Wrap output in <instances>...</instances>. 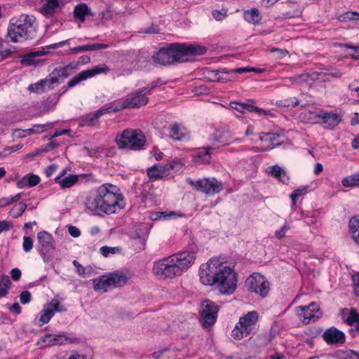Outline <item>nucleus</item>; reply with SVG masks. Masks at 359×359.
Here are the masks:
<instances>
[{
    "mask_svg": "<svg viewBox=\"0 0 359 359\" xmlns=\"http://www.w3.org/2000/svg\"><path fill=\"white\" fill-rule=\"evenodd\" d=\"M203 285L215 287L224 295L233 294L238 285V273L224 258L213 257L203 269Z\"/></svg>",
    "mask_w": 359,
    "mask_h": 359,
    "instance_id": "1",
    "label": "nucleus"
},
{
    "mask_svg": "<svg viewBox=\"0 0 359 359\" xmlns=\"http://www.w3.org/2000/svg\"><path fill=\"white\" fill-rule=\"evenodd\" d=\"M85 206L95 215L114 214L124 208L123 196L116 185L105 183L86 198Z\"/></svg>",
    "mask_w": 359,
    "mask_h": 359,
    "instance_id": "2",
    "label": "nucleus"
},
{
    "mask_svg": "<svg viewBox=\"0 0 359 359\" xmlns=\"http://www.w3.org/2000/svg\"><path fill=\"white\" fill-rule=\"evenodd\" d=\"M196 257L193 252H182L154 263L155 274L164 278H173L181 276L194 263Z\"/></svg>",
    "mask_w": 359,
    "mask_h": 359,
    "instance_id": "3",
    "label": "nucleus"
},
{
    "mask_svg": "<svg viewBox=\"0 0 359 359\" xmlns=\"http://www.w3.org/2000/svg\"><path fill=\"white\" fill-rule=\"evenodd\" d=\"M36 33V18L32 15L22 14L13 18L8 27L7 37L11 42L20 43L33 39Z\"/></svg>",
    "mask_w": 359,
    "mask_h": 359,
    "instance_id": "4",
    "label": "nucleus"
},
{
    "mask_svg": "<svg viewBox=\"0 0 359 359\" xmlns=\"http://www.w3.org/2000/svg\"><path fill=\"white\" fill-rule=\"evenodd\" d=\"M258 319L259 315L255 311H250L241 316L232 330L231 335L233 339L240 340L254 334L257 329Z\"/></svg>",
    "mask_w": 359,
    "mask_h": 359,
    "instance_id": "5",
    "label": "nucleus"
},
{
    "mask_svg": "<svg viewBox=\"0 0 359 359\" xmlns=\"http://www.w3.org/2000/svg\"><path fill=\"white\" fill-rule=\"evenodd\" d=\"M118 147L121 149L140 150L146 143V137L138 129H126L116 138Z\"/></svg>",
    "mask_w": 359,
    "mask_h": 359,
    "instance_id": "6",
    "label": "nucleus"
},
{
    "mask_svg": "<svg viewBox=\"0 0 359 359\" xmlns=\"http://www.w3.org/2000/svg\"><path fill=\"white\" fill-rule=\"evenodd\" d=\"M152 88H144L137 92L130 93L123 101H117L112 103L114 111L117 112L126 108H140L147 104L149 98L147 93L151 91Z\"/></svg>",
    "mask_w": 359,
    "mask_h": 359,
    "instance_id": "7",
    "label": "nucleus"
},
{
    "mask_svg": "<svg viewBox=\"0 0 359 359\" xmlns=\"http://www.w3.org/2000/svg\"><path fill=\"white\" fill-rule=\"evenodd\" d=\"M170 46L175 62H187L202 53V48L199 45L173 43Z\"/></svg>",
    "mask_w": 359,
    "mask_h": 359,
    "instance_id": "8",
    "label": "nucleus"
},
{
    "mask_svg": "<svg viewBox=\"0 0 359 359\" xmlns=\"http://www.w3.org/2000/svg\"><path fill=\"white\" fill-rule=\"evenodd\" d=\"M248 290L262 297H266L270 290V284L268 280L259 273L250 275L245 281Z\"/></svg>",
    "mask_w": 359,
    "mask_h": 359,
    "instance_id": "9",
    "label": "nucleus"
},
{
    "mask_svg": "<svg viewBox=\"0 0 359 359\" xmlns=\"http://www.w3.org/2000/svg\"><path fill=\"white\" fill-rule=\"evenodd\" d=\"M294 311L297 318L305 325L314 323L322 316L320 306L316 302H311L307 306H297Z\"/></svg>",
    "mask_w": 359,
    "mask_h": 359,
    "instance_id": "10",
    "label": "nucleus"
},
{
    "mask_svg": "<svg viewBox=\"0 0 359 359\" xmlns=\"http://www.w3.org/2000/svg\"><path fill=\"white\" fill-rule=\"evenodd\" d=\"M181 167L182 163L178 160L175 159L168 163L156 164L149 168L147 173L150 179L159 180L167 177L171 170L180 169Z\"/></svg>",
    "mask_w": 359,
    "mask_h": 359,
    "instance_id": "11",
    "label": "nucleus"
},
{
    "mask_svg": "<svg viewBox=\"0 0 359 359\" xmlns=\"http://www.w3.org/2000/svg\"><path fill=\"white\" fill-rule=\"evenodd\" d=\"M219 306L209 300H203V330L210 331L215 324L218 313Z\"/></svg>",
    "mask_w": 359,
    "mask_h": 359,
    "instance_id": "12",
    "label": "nucleus"
},
{
    "mask_svg": "<svg viewBox=\"0 0 359 359\" xmlns=\"http://www.w3.org/2000/svg\"><path fill=\"white\" fill-rule=\"evenodd\" d=\"M110 69L106 65H97L90 69L82 71L67 83L68 88H72L87 79L91 78L97 74H107Z\"/></svg>",
    "mask_w": 359,
    "mask_h": 359,
    "instance_id": "13",
    "label": "nucleus"
},
{
    "mask_svg": "<svg viewBox=\"0 0 359 359\" xmlns=\"http://www.w3.org/2000/svg\"><path fill=\"white\" fill-rule=\"evenodd\" d=\"M322 337L327 344H343L346 341L344 332L335 327L326 329L323 333Z\"/></svg>",
    "mask_w": 359,
    "mask_h": 359,
    "instance_id": "14",
    "label": "nucleus"
},
{
    "mask_svg": "<svg viewBox=\"0 0 359 359\" xmlns=\"http://www.w3.org/2000/svg\"><path fill=\"white\" fill-rule=\"evenodd\" d=\"M255 101L250 100L247 102H231L230 107L236 110L242 114L245 112H256L259 114L267 115L269 113L263 109L258 108L254 105Z\"/></svg>",
    "mask_w": 359,
    "mask_h": 359,
    "instance_id": "15",
    "label": "nucleus"
},
{
    "mask_svg": "<svg viewBox=\"0 0 359 359\" xmlns=\"http://www.w3.org/2000/svg\"><path fill=\"white\" fill-rule=\"evenodd\" d=\"M212 140L214 142L213 146L207 147L205 148V152H203V163L210 161V155L213 153L215 149L218 148L219 146L229 144L231 142L230 140H229L224 134L222 135L220 133L215 135Z\"/></svg>",
    "mask_w": 359,
    "mask_h": 359,
    "instance_id": "16",
    "label": "nucleus"
},
{
    "mask_svg": "<svg viewBox=\"0 0 359 359\" xmlns=\"http://www.w3.org/2000/svg\"><path fill=\"white\" fill-rule=\"evenodd\" d=\"M114 107L111 103L109 105L104 106L101 109L97 110L93 114H88L83 119V124L88 126H93L97 123V119L104 114L115 112Z\"/></svg>",
    "mask_w": 359,
    "mask_h": 359,
    "instance_id": "17",
    "label": "nucleus"
},
{
    "mask_svg": "<svg viewBox=\"0 0 359 359\" xmlns=\"http://www.w3.org/2000/svg\"><path fill=\"white\" fill-rule=\"evenodd\" d=\"M153 60L155 63L162 65H170L173 62L174 58L170 53V46L167 48H162L153 55Z\"/></svg>",
    "mask_w": 359,
    "mask_h": 359,
    "instance_id": "18",
    "label": "nucleus"
},
{
    "mask_svg": "<svg viewBox=\"0 0 359 359\" xmlns=\"http://www.w3.org/2000/svg\"><path fill=\"white\" fill-rule=\"evenodd\" d=\"M37 240L41 248V250L46 252H51L55 250L54 240L52 235L47 231H40L37 234Z\"/></svg>",
    "mask_w": 359,
    "mask_h": 359,
    "instance_id": "19",
    "label": "nucleus"
},
{
    "mask_svg": "<svg viewBox=\"0 0 359 359\" xmlns=\"http://www.w3.org/2000/svg\"><path fill=\"white\" fill-rule=\"evenodd\" d=\"M62 0H42L41 13L46 16L51 17L62 6Z\"/></svg>",
    "mask_w": 359,
    "mask_h": 359,
    "instance_id": "20",
    "label": "nucleus"
},
{
    "mask_svg": "<svg viewBox=\"0 0 359 359\" xmlns=\"http://www.w3.org/2000/svg\"><path fill=\"white\" fill-rule=\"evenodd\" d=\"M341 116L333 111H320V123L327 124L330 127H334L341 122Z\"/></svg>",
    "mask_w": 359,
    "mask_h": 359,
    "instance_id": "21",
    "label": "nucleus"
},
{
    "mask_svg": "<svg viewBox=\"0 0 359 359\" xmlns=\"http://www.w3.org/2000/svg\"><path fill=\"white\" fill-rule=\"evenodd\" d=\"M222 189L221 182L215 178H206L203 180V193L207 195H214L220 192Z\"/></svg>",
    "mask_w": 359,
    "mask_h": 359,
    "instance_id": "22",
    "label": "nucleus"
},
{
    "mask_svg": "<svg viewBox=\"0 0 359 359\" xmlns=\"http://www.w3.org/2000/svg\"><path fill=\"white\" fill-rule=\"evenodd\" d=\"M65 174V172H62L55 179V182L58 183L62 189L70 188L77 182L78 175H70L68 177H63Z\"/></svg>",
    "mask_w": 359,
    "mask_h": 359,
    "instance_id": "23",
    "label": "nucleus"
},
{
    "mask_svg": "<svg viewBox=\"0 0 359 359\" xmlns=\"http://www.w3.org/2000/svg\"><path fill=\"white\" fill-rule=\"evenodd\" d=\"M93 288L95 291L107 292L111 287L109 274L101 276L93 280Z\"/></svg>",
    "mask_w": 359,
    "mask_h": 359,
    "instance_id": "24",
    "label": "nucleus"
},
{
    "mask_svg": "<svg viewBox=\"0 0 359 359\" xmlns=\"http://www.w3.org/2000/svg\"><path fill=\"white\" fill-rule=\"evenodd\" d=\"M111 287H119L125 285L128 277L123 272H114L109 273Z\"/></svg>",
    "mask_w": 359,
    "mask_h": 359,
    "instance_id": "25",
    "label": "nucleus"
},
{
    "mask_svg": "<svg viewBox=\"0 0 359 359\" xmlns=\"http://www.w3.org/2000/svg\"><path fill=\"white\" fill-rule=\"evenodd\" d=\"M299 118L304 123L318 124L320 123V111L304 110L300 114Z\"/></svg>",
    "mask_w": 359,
    "mask_h": 359,
    "instance_id": "26",
    "label": "nucleus"
},
{
    "mask_svg": "<svg viewBox=\"0 0 359 359\" xmlns=\"http://www.w3.org/2000/svg\"><path fill=\"white\" fill-rule=\"evenodd\" d=\"M40 182V177L34 174H29L25 175L21 180H20L17 185L19 188L25 187H34Z\"/></svg>",
    "mask_w": 359,
    "mask_h": 359,
    "instance_id": "27",
    "label": "nucleus"
},
{
    "mask_svg": "<svg viewBox=\"0 0 359 359\" xmlns=\"http://www.w3.org/2000/svg\"><path fill=\"white\" fill-rule=\"evenodd\" d=\"M169 136L175 140H182L187 136L186 130L178 124H173L169 128Z\"/></svg>",
    "mask_w": 359,
    "mask_h": 359,
    "instance_id": "28",
    "label": "nucleus"
},
{
    "mask_svg": "<svg viewBox=\"0 0 359 359\" xmlns=\"http://www.w3.org/2000/svg\"><path fill=\"white\" fill-rule=\"evenodd\" d=\"M270 174L278 179L283 184H287L289 182V177L286 172L279 165H275L269 168Z\"/></svg>",
    "mask_w": 359,
    "mask_h": 359,
    "instance_id": "29",
    "label": "nucleus"
},
{
    "mask_svg": "<svg viewBox=\"0 0 359 359\" xmlns=\"http://www.w3.org/2000/svg\"><path fill=\"white\" fill-rule=\"evenodd\" d=\"M243 17L245 21L252 25L257 24L261 20L259 12L257 8L245 11Z\"/></svg>",
    "mask_w": 359,
    "mask_h": 359,
    "instance_id": "30",
    "label": "nucleus"
},
{
    "mask_svg": "<svg viewBox=\"0 0 359 359\" xmlns=\"http://www.w3.org/2000/svg\"><path fill=\"white\" fill-rule=\"evenodd\" d=\"M90 9L86 4H81L75 6L74 9V17L75 19L83 22L86 16L88 15Z\"/></svg>",
    "mask_w": 359,
    "mask_h": 359,
    "instance_id": "31",
    "label": "nucleus"
},
{
    "mask_svg": "<svg viewBox=\"0 0 359 359\" xmlns=\"http://www.w3.org/2000/svg\"><path fill=\"white\" fill-rule=\"evenodd\" d=\"M67 339L62 335H53V334H47L44 336L42 339L43 343H45L48 346H53L55 344H64Z\"/></svg>",
    "mask_w": 359,
    "mask_h": 359,
    "instance_id": "32",
    "label": "nucleus"
},
{
    "mask_svg": "<svg viewBox=\"0 0 359 359\" xmlns=\"http://www.w3.org/2000/svg\"><path fill=\"white\" fill-rule=\"evenodd\" d=\"M278 137L275 133H265L263 135H259V139L261 142H269V144L263 145L261 148L262 151L269 150L274 147L275 144L273 141Z\"/></svg>",
    "mask_w": 359,
    "mask_h": 359,
    "instance_id": "33",
    "label": "nucleus"
},
{
    "mask_svg": "<svg viewBox=\"0 0 359 359\" xmlns=\"http://www.w3.org/2000/svg\"><path fill=\"white\" fill-rule=\"evenodd\" d=\"M53 127L52 123L46 124H35L32 128L23 130V133H27V135L40 134L43 132L48 130Z\"/></svg>",
    "mask_w": 359,
    "mask_h": 359,
    "instance_id": "34",
    "label": "nucleus"
},
{
    "mask_svg": "<svg viewBox=\"0 0 359 359\" xmlns=\"http://www.w3.org/2000/svg\"><path fill=\"white\" fill-rule=\"evenodd\" d=\"M11 282L6 275L0 276V299L7 295Z\"/></svg>",
    "mask_w": 359,
    "mask_h": 359,
    "instance_id": "35",
    "label": "nucleus"
},
{
    "mask_svg": "<svg viewBox=\"0 0 359 359\" xmlns=\"http://www.w3.org/2000/svg\"><path fill=\"white\" fill-rule=\"evenodd\" d=\"M235 77V71L233 69H223L219 71L217 81L227 83L233 80Z\"/></svg>",
    "mask_w": 359,
    "mask_h": 359,
    "instance_id": "36",
    "label": "nucleus"
},
{
    "mask_svg": "<svg viewBox=\"0 0 359 359\" xmlns=\"http://www.w3.org/2000/svg\"><path fill=\"white\" fill-rule=\"evenodd\" d=\"M341 184L344 187H353L359 186V174H353L344 177Z\"/></svg>",
    "mask_w": 359,
    "mask_h": 359,
    "instance_id": "37",
    "label": "nucleus"
},
{
    "mask_svg": "<svg viewBox=\"0 0 359 359\" xmlns=\"http://www.w3.org/2000/svg\"><path fill=\"white\" fill-rule=\"evenodd\" d=\"M276 104L280 107L292 109L299 104V102L297 97H293L285 100H278L276 102Z\"/></svg>",
    "mask_w": 359,
    "mask_h": 359,
    "instance_id": "38",
    "label": "nucleus"
},
{
    "mask_svg": "<svg viewBox=\"0 0 359 359\" xmlns=\"http://www.w3.org/2000/svg\"><path fill=\"white\" fill-rule=\"evenodd\" d=\"M59 74L55 69L49 74V76L43 79L46 81L48 90L53 88L55 84L59 83Z\"/></svg>",
    "mask_w": 359,
    "mask_h": 359,
    "instance_id": "39",
    "label": "nucleus"
},
{
    "mask_svg": "<svg viewBox=\"0 0 359 359\" xmlns=\"http://www.w3.org/2000/svg\"><path fill=\"white\" fill-rule=\"evenodd\" d=\"M54 316V311L50 309V308L46 306L41 312L39 322L41 323V325H44L48 323L50 320Z\"/></svg>",
    "mask_w": 359,
    "mask_h": 359,
    "instance_id": "40",
    "label": "nucleus"
},
{
    "mask_svg": "<svg viewBox=\"0 0 359 359\" xmlns=\"http://www.w3.org/2000/svg\"><path fill=\"white\" fill-rule=\"evenodd\" d=\"M28 90L30 92L41 93L46 90H48L47 86L46 84V81L44 80H41L36 83H33L29 86Z\"/></svg>",
    "mask_w": 359,
    "mask_h": 359,
    "instance_id": "41",
    "label": "nucleus"
},
{
    "mask_svg": "<svg viewBox=\"0 0 359 359\" xmlns=\"http://www.w3.org/2000/svg\"><path fill=\"white\" fill-rule=\"evenodd\" d=\"M339 359H359V351L353 350L340 351L337 353Z\"/></svg>",
    "mask_w": 359,
    "mask_h": 359,
    "instance_id": "42",
    "label": "nucleus"
},
{
    "mask_svg": "<svg viewBox=\"0 0 359 359\" xmlns=\"http://www.w3.org/2000/svg\"><path fill=\"white\" fill-rule=\"evenodd\" d=\"M344 322L348 325H353V324L359 325V313L357 312L355 309L351 308L349 311V314L346 318Z\"/></svg>",
    "mask_w": 359,
    "mask_h": 359,
    "instance_id": "43",
    "label": "nucleus"
},
{
    "mask_svg": "<svg viewBox=\"0 0 359 359\" xmlns=\"http://www.w3.org/2000/svg\"><path fill=\"white\" fill-rule=\"evenodd\" d=\"M308 186L302 187L301 188L297 189L293 191L292 193L290 198L292 201V205H295L297 203V200L302 196H304L308 192Z\"/></svg>",
    "mask_w": 359,
    "mask_h": 359,
    "instance_id": "44",
    "label": "nucleus"
},
{
    "mask_svg": "<svg viewBox=\"0 0 359 359\" xmlns=\"http://www.w3.org/2000/svg\"><path fill=\"white\" fill-rule=\"evenodd\" d=\"M27 208V204L19 203L15 205L10 211L9 214L13 218H18L22 215Z\"/></svg>",
    "mask_w": 359,
    "mask_h": 359,
    "instance_id": "45",
    "label": "nucleus"
},
{
    "mask_svg": "<svg viewBox=\"0 0 359 359\" xmlns=\"http://www.w3.org/2000/svg\"><path fill=\"white\" fill-rule=\"evenodd\" d=\"M219 71L211 70L208 68L203 69V80L209 81H217Z\"/></svg>",
    "mask_w": 359,
    "mask_h": 359,
    "instance_id": "46",
    "label": "nucleus"
},
{
    "mask_svg": "<svg viewBox=\"0 0 359 359\" xmlns=\"http://www.w3.org/2000/svg\"><path fill=\"white\" fill-rule=\"evenodd\" d=\"M50 310L55 312H63L66 311V308L64 305L60 304L58 299L53 298L51 299L50 303L47 305Z\"/></svg>",
    "mask_w": 359,
    "mask_h": 359,
    "instance_id": "47",
    "label": "nucleus"
},
{
    "mask_svg": "<svg viewBox=\"0 0 359 359\" xmlns=\"http://www.w3.org/2000/svg\"><path fill=\"white\" fill-rule=\"evenodd\" d=\"M76 67L72 65H68L63 67H60L58 69H55V71L59 74V77L67 78L70 75V71L74 69Z\"/></svg>",
    "mask_w": 359,
    "mask_h": 359,
    "instance_id": "48",
    "label": "nucleus"
},
{
    "mask_svg": "<svg viewBox=\"0 0 359 359\" xmlns=\"http://www.w3.org/2000/svg\"><path fill=\"white\" fill-rule=\"evenodd\" d=\"M349 231L351 234L359 231V217L358 216L353 217L349 221Z\"/></svg>",
    "mask_w": 359,
    "mask_h": 359,
    "instance_id": "49",
    "label": "nucleus"
},
{
    "mask_svg": "<svg viewBox=\"0 0 359 359\" xmlns=\"http://www.w3.org/2000/svg\"><path fill=\"white\" fill-rule=\"evenodd\" d=\"M212 15L215 20L222 21L227 17L228 13H227L226 9H222V10H214L212 12Z\"/></svg>",
    "mask_w": 359,
    "mask_h": 359,
    "instance_id": "50",
    "label": "nucleus"
},
{
    "mask_svg": "<svg viewBox=\"0 0 359 359\" xmlns=\"http://www.w3.org/2000/svg\"><path fill=\"white\" fill-rule=\"evenodd\" d=\"M310 76L308 74H302L299 75H297L290 78L289 79L294 83H301L304 82H308L309 81Z\"/></svg>",
    "mask_w": 359,
    "mask_h": 359,
    "instance_id": "51",
    "label": "nucleus"
},
{
    "mask_svg": "<svg viewBox=\"0 0 359 359\" xmlns=\"http://www.w3.org/2000/svg\"><path fill=\"white\" fill-rule=\"evenodd\" d=\"M100 251L104 257H108L110 254H116L119 252L120 248L103 246L100 248Z\"/></svg>",
    "mask_w": 359,
    "mask_h": 359,
    "instance_id": "52",
    "label": "nucleus"
},
{
    "mask_svg": "<svg viewBox=\"0 0 359 359\" xmlns=\"http://www.w3.org/2000/svg\"><path fill=\"white\" fill-rule=\"evenodd\" d=\"M22 248L25 252H30L33 248V239L29 236H24Z\"/></svg>",
    "mask_w": 359,
    "mask_h": 359,
    "instance_id": "53",
    "label": "nucleus"
},
{
    "mask_svg": "<svg viewBox=\"0 0 359 359\" xmlns=\"http://www.w3.org/2000/svg\"><path fill=\"white\" fill-rule=\"evenodd\" d=\"M290 226L285 223L280 229L275 231V236L278 239H281L285 236L287 231L290 229Z\"/></svg>",
    "mask_w": 359,
    "mask_h": 359,
    "instance_id": "54",
    "label": "nucleus"
},
{
    "mask_svg": "<svg viewBox=\"0 0 359 359\" xmlns=\"http://www.w3.org/2000/svg\"><path fill=\"white\" fill-rule=\"evenodd\" d=\"M20 300L22 304H26L31 301V293L28 290L22 291L20 294Z\"/></svg>",
    "mask_w": 359,
    "mask_h": 359,
    "instance_id": "55",
    "label": "nucleus"
},
{
    "mask_svg": "<svg viewBox=\"0 0 359 359\" xmlns=\"http://www.w3.org/2000/svg\"><path fill=\"white\" fill-rule=\"evenodd\" d=\"M109 47V45L104 44V43H93V44H88V50H99L101 49H105Z\"/></svg>",
    "mask_w": 359,
    "mask_h": 359,
    "instance_id": "56",
    "label": "nucleus"
},
{
    "mask_svg": "<svg viewBox=\"0 0 359 359\" xmlns=\"http://www.w3.org/2000/svg\"><path fill=\"white\" fill-rule=\"evenodd\" d=\"M13 227V224L10 222L4 220L0 222V233L4 231H8Z\"/></svg>",
    "mask_w": 359,
    "mask_h": 359,
    "instance_id": "57",
    "label": "nucleus"
},
{
    "mask_svg": "<svg viewBox=\"0 0 359 359\" xmlns=\"http://www.w3.org/2000/svg\"><path fill=\"white\" fill-rule=\"evenodd\" d=\"M69 233L74 238H78L81 235L80 230L75 226H69L68 228Z\"/></svg>",
    "mask_w": 359,
    "mask_h": 359,
    "instance_id": "58",
    "label": "nucleus"
},
{
    "mask_svg": "<svg viewBox=\"0 0 359 359\" xmlns=\"http://www.w3.org/2000/svg\"><path fill=\"white\" fill-rule=\"evenodd\" d=\"M21 271L18 268H14L11 271V278L13 280H18L21 277Z\"/></svg>",
    "mask_w": 359,
    "mask_h": 359,
    "instance_id": "59",
    "label": "nucleus"
},
{
    "mask_svg": "<svg viewBox=\"0 0 359 359\" xmlns=\"http://www.w3.org/2000/svg\"><path fill=\"white\" fill-rule=\"evenodd\" d=\"M187 181H188L189 184H191L196 190H201V189L202 188V182L201 180H198L195 182V181L192 180L191 179L188 178Z\"/></svg>",
    "mask_w": 359,
    "mask_h": 359,
    "instance_id": "60",
    "label": "nucleus"
},
{
    "mask_svg": "<svg viewBox=\"0 0 359 359\" xmlns=\"http://www.w3.org/2000/svg\"><path fill=\"white\" fill-rule=\"evenodd\" d=\"M142 32L146 33V34H158L159 32V29L156 25H151L148 29L142 30Z\"/></svg>",
    "mask_w": 359,
    "mask_h": 359,
    "instance_id": "61",
    "label": "nucleus"
},
{
    "mask_svg": "<svg viewBox=\"0 0 359 359\" xmlns=\"http://www.w3.org/2000/svg\"><path fill=\"white\" fill-rule=\"evenodd\" d=\"M71 50L74 53H80V52L89 51L88 50V44L83 45V46H77V47H74V48H72Z\"/></svg>",
    "mask_w": 359,
    "mask_h": 359,
    "instance_id": "62",
    "label": "nucleus"
},
{
    "mask_svg": "<svg viewBox=\"0 0 359 359\" xmlns=\"http://www.w3.org/2000/svg\"><path fill=\"white\" fill-rule=\"evenodd\" d=\"M271 52H277L278 53V56L280 58H283L288 54V52L287 50L279 49V48H271Z\"/></svg>",
    "mask_w": 359,
    "mask_h": 359,
    "instance_id": "63",
    "label": "nucleus"
},
{
    "mask_svg": "<svg viewBox=\"0 0 359 359\" xmlns=\"http://www.w3.org/2000/svg\"><path fill=\"white\" fill-rule=\"evenodd\" d=\"M57 170V166L55 165H50L46 170V175L47 177L51 176Z\"/></svg>",
    "mask_w": 359,
    "mask_h": 359,
    "instance_id": "64",
    "label": "nucleus"
}]
</instances>
